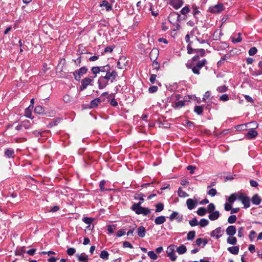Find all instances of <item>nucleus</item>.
<instances>
[{"mask_svg":"<svg viewBox=\"0 0 262 262\" xmlns=\"http://www.w3.org/2000/svg\"><path fill=\"white\" fill-rule=\"evenodd\" d=\"M185 105V101L183 100H180L175 103L173 105V107L175 109L180 108Z\"/></svg>","mask_w":262,"mask_h":262,"instance_id":"nucleus-34","label":"nucleus"},{"mask_svg":"<svg viewBox=\"0 0 262 262\" xmlns=\"http://www.w3.org/2000/svg\"><path fill=\"white\" fill-rule=\"evenodd\" d=\"M146 230L143 226H140L137 230V233L139 237H143L145 235Z\"/></svg>","mask_w":262,"mask_h":262,"instance_id":"nucleus-26","label":"nucleus"},{"mask_svg":"<svg viewBox=\"0 0 262 262\" xmlns=\"http://www.w3.org/2000/svg\"><path fill=\"white\" fill-rule=\"evenodd\" d=\"M210 213H211L209 215L208 217L211 221H215L220 216V213L219 211H212Z\"/></svg>","mask_w":262,"mask_h":262,"instance_id":"nucleus-22","label":"nucleus"},{"mask_svg":"<svg viewBox=\"0 0 262 262\" xmlns=\"http://www.w3.org/2000/svg\"><path fill=\"white\" fill-rule=\"evenodd\" d=\"M189 224L191 227H194L199 225V223L196 217H194L192 220L189 221Z\"/></svg>","mask_w":262,"mask_h":262,"instance_id":"nucleus-50","label":"nucleus"},{"mask_svg":"<svg viewBox=\"0 0 262 262\" xmlns=\"http://www.w3.org/2000/svg\"><path fill=\"white\" fill-rule=\"evenodd\" d=\"M180 17V15L176 12H171L168 16L169 22L176 27V30H179L181 28L180 25L178 23L181 20Z\"/></svg>","mask_w":262,"mask_h":262,"instance_id":"nucleus-4","label":"nucleus"},{"mask_svg":"<svg viewBox=\"0 0 262 262\" xmlns=\"http://www.w3.org/2000/svg\"><path fill=\"white\" fill-rule=\"evenodd\" d=\"M105 184V181L104 180H102L100 182L99 187H100V190H101V191H104L105 190V188H104Z\"/></svg>","mask_w":262,"mask_h":262,"instance_id":"nucleus-61","label":"nucleus"},{"mask_svg":"<svg viewBox=\"0 0 262 262\" xmlns=\"http://www.w3.org/2000/svg\"><path fill=\"white\" fill-rule=\"evenodd\" d=\"M207 194L211 196H214L216 194V190L214 188H211L207 192Z\"/></svg>","mask_w":262,"mask_h":262,"instance_id":"nucleus-57","label":"nucleus"},{"mask_svg":"<svg viewBox=\"0 0 262 262\" xmlns=\"http://www.w3.org/2000/svg\"><path fill=\"white\" fill-rule=\"evenodd\" d=\"M223 231L221 227L216 228L214 230L212 231L210 233L211 237H215L218 239L222 236Z\"/></svg>","mask_w":262,"mask_h":262,"instance_id":"nucleus-11","label":"nucleus"},{"mask_svg":"<svg viewBox=\"0 0 262 262\" xmlns=\"http://www.w3.org/2000/svg\"><path fill=\"white\" fill-rule=\"evenodd\" d=\"M78 259L80 261H85L88 259V256L84 253L80 255L77 254Z\"/></svg>","mask_w":262,"mask_h":262,"instance_id":"nucleus-39","label":"nucleus"},{"mask_svg":"<svg viewBox=\"0 0 262 262\" xmlns=\"http://www.w3.org/2000/svg\"><path fill=\"white\" fill-rule=\"evenodd\" d=\"M100 69V72L107 73L108 71H110L111 68L108 64H106L104 66L99 67Z\"/></svg>","mask_w":262,"mask_h":262,"instance_id":"nucleus-36","label":"nucleus"},{"mask_svg":"<svg viewBox=\"0 0 262 262\" xmlns=\"http://www.w3.org/2000/svg\"><path fill=\"white\" fill-rule=\"evenodd\" d=\"M207 60L203 59L199 61L195 66H192L191 63H187L186 67L188 69H191L192 72L196 75L200 74V70L207 63Z\"/></svg>","mask_w":262,"mask_h":262,"instance_id":"nucleus-3","label":"nucleus"},{"mask_svg":"<svg viewBox=\"0 0 262 262\" xmlns=\"http://www.w3.org/2000/svg\"><path fill=\"white\" fill-rule=\"evenodd\" d=\"M186 204L188 209L192 210L197 205L198 202L192 199H188L186 201Z\"/></svg>","mask_w":262,"mask_h":262,"instance_id":"nucleus-15","label":"nucleus"},{"mask_svg":"<svg viewBox=\"0 0 262 262\" xmlns=\"http://www.w3.org/2000/svg\"><path fill=\"white\" fill-rule=\"evenodd\" d=\"M67 252L69 255L71 256L75 254L76 250L74 248H70L68 249Z\"/></svg>","mask_w":262,"mask_h":262,"instance_id":"nucleus-56","label":"nucleus"},{"mask_svg":"<svg viewBox=\"0 0 262 262\" xmlns=\"http://www.w3.org/2000/svg\"><path fill=\"white\" fill-rule=\"evenodd\" d=\"M100 102L101 99L99 98H97L92 100L90 103V108H95L97 107Z\"/></svg>","mask_w":262,"mask_h":262,"instance_id":"nucleus-25","label":"nucleus"},{"mask_svg":"<svg viewBox=\"0 0 262 262\" xmlns=\"http://www.w3.org/2000/svg\"><path fill=\"white\" fill-rule=\"evenodd\" d=\"M156 212H160L164 209V204L162 203H158L155 205Z\"/></svg>","mask_w":262,"mask_h":262,"instance_id":"nucleus-31","label":"nucleus"},{"mask_svg":"<svg viewBox=\"0 0 262 262\" xmlns=\"http://www.w3.org/2000/svg\"><path fill=\"white\" fill-rule=\"evenodd\" d=\"M141 202L137 203H134L131 207V209L135 211L137 214H143V215H147L150 213L151 210L148 208H145L141 206Z\"/></svg>","mask_w":262,"mask_h":262,"instance_id":"nucleus-2","label":"nucleus"},{"mask_svg":"<svg viewBox=\"0 0 262 262\" xmlns=\"http://www.w3.org/2000/svg\"><path fill=\"white\" fill-rule=\"evenodd\" d=\"M195 53L199 54L201 57L205 55V51L203 49H197L196 50H195Z\"/></svg>","mask_w":262,"mask_h":262,"instance_id":"nucleus-53","label":"nucleus"},{"mask_svg":"<svg viewBox=\"0 0 262 262\" xmlns=\"http://www.w3.org/2000/svg\"><path fill=\"white\" fill-rule=\"evenodd\" d=\"M236 216L235 215H230L228 219V222L229 224H233L236 222Z\"/></svg>","mask_w":262,"mask_h":262,"instance_id":"nucleus-46","label":"nucleus"},{"mask_svg":"<svg viewBox=\"0 0 262 262\" xmlns=\"http://www.w3.org/2000/svg\"><path fill=\"white\" fill-rule=\"evenodd\" d=\"M178 193V195L181 198H184L188 196V194L186 192L183 191L181 187L179 188Z\"/></svg>","mask_w":262,"mask_h":262,"instance_id":"nucleus-40","label":"nucleus"},{"mask_svg":"<svg viewBox=\"0 0 262 262\" xmlns=\"http://www.w3.org/2000/svg\"><path fill=\"white\" fill-rule=\"evenodd\" d=\"M21 126L25 128L26 129H29L31 126V123L30 121L28 120H25L21 122Z\"/></svg>","mask_w":262,"mask_h":262,"instance_id":"nucleus-29","label":"nucleus"},{"mask_svg":"<svg viewBox=\"0 0 262 262\" xmlns=\"http://www.w3.org/2000/svg\"><path fill=\"white\" fill-rule=\"evenodd\" d=\"M100 6L102 7L103 9H105L107 11H110L112 9L111 5L105 0L101 2Z\"/></svg>","mask_w":262,"mask_h":262,"instance_id":"nucleus-18","label":"nucleus"},{"mask_svg":"<svg viewBox=\"0 0 262 262\" xmlns=\"http://www.w3.org/2000/svg\"><path fill=\"white\" fill-rule=\"evenodd\" d=\"M238 200L244 205L245 208H248L250 206V200L249 197L241 194L238 196Z\"/></svg>","mask_w":262,"mask_h":262,"instance_id":"nucleus-7","label":"nucleus"},{"mask_svg":"<svg viewBox=\"0 0 262 262\" xmlns=\"http://www.w3.org/2000/svg\"><path fill=\"white\" fill-rule=\"evenodd\" d=\"M244 228L240 227L238 228V236L242 237L244 236Z\"/></svg>","mask_w":262,"mask_h":262,"instance_id":"nucleus-55","label":"nucleus"},{"mask_svg":"<svg viewBox=\"0 0 262 262\" xmlns=\"http://www.w3.org/2000/svg\"><path fill=\"white\" fill-rule=\"evenodd\" d=\"M215 209V205L213 203L209 204L207 206V210L209 212H212Z\"/></svg>","mask_w":262,"mask_h":262,"instance_id":"nucleus-58","label":"nucleus"},{"mask_svg":"<svg viewBox=\"0 0 262 262\" xmlns=\"http://www.w3.org/2000/svg\"><path fill=\"white\" fill-rule=\"evenodd\" d=\"M220 100L223 101H227L229 100V96L227 94H223L220 97Z\"/></svg>","mask_w":262,"mask_h":262,"instance_id":"nucleus-62","label":"nucleus"},{"mask_svg":"<svg viewBox=\"0 0 262 262\" xmlns=\"http://www.w3.org/2000/svg\"><path fill=\"white\" fill-rule=\"evenodd\" d=\"M165 221L166 217L163 215L158 216L155 219V223L157 225H161L163 224Z\"/></svg>","mask_w":262,"mask_h":262,"instance_id":"nucleus-21","label":"nucleus"},{"mask_svg":"<svg viewBox=\"0 0 262 262\" xmlns=\"http://www.w3.org/2000/svg\"><path fill=\"white\" fill-rule=\"evenodd\" d=\"M248 124H253L254 126H256V127H258V124L255 122H251L250 123L238 125L236 126V129L237 130H245L246 129L247 125Z\"/></svg>","mask_w":262,"mask_h":262,"instance_id":"nucleus-19","label":"nucleus"},{"mask_svg":"<svg viewBox=\"0 0 262 262\" xmlns=\"http://www.w3.org/2000/svg\"><path fill=\"white\" fill-rule=\"evenodd\" d=\"M227 242L229 244L235 245L237 243V239L233 236H229L227 239Z\"/></svg>","mask_w":262,"mask_h":262,"instance_id":"nucleus-28","label":"nucleus"},{"mask_svg":"<svg viewBox=\"0 0 262 262\" xmlns=\"http://www.w3.org/2000/svg\"><path fill=\"white\" fill-rule=\"evenodd\" d=\"M169 219L171 221L176 219L178 222H181L183 219V216L182 215H179L178 212L173 211L169 216Z\"/></svg>","mask_w":262,"mask_h":262,"instance_id":"nucleus-13","label":"nucleus"},{"mask_svg":"<svg viewBox=\"0 0 262 262\" xmlns=\"http://www.w3.org/2000/svg\"><path fill=\"white\" fill-rule=\"evenodd\" d=\"M257 52V50L256 47H252L249 50L248 53L250 56L254 55Z\"/></svg>","mask_w":262,"mask_h":262,"instance_id":"nucleus-51","label":"nucleus"},{"mask_svg":"<svg viewBox=\"0 0 262 262\" xmlns=\"http://www.w3.org/2000/svg\"><path fill=\"white\" fill-rule=\"evenodd\" d=\"M109 254L107 251L103 250L101 252L100 257L102 259H108Z\"/></svg>","mask_w":262,"mask_h":262,"instance_id":"nucleus-42","label":"nucleus"},{"mask_svg":"<svg viewBox=\"0 0 262 262\" xmlns=\"http://www.w3.org/2000/svg\"><path fill=\"white\" fill-rule=\"evenodd\" d=\"M107 96L108 99H111V101H110V104H111V105H112L113 106H116L118 105V102L115 99V98H114L115 96H114V94L109 95L108 92H104L102 94L100 98H102L103 96Z\"/></svg>","mask_w":262,"mask_h":262,"instance_id":"nucleus-10","label":"nucleus"},{"mask_svg":"<svg viewBox=\"0 0 262 262\" xmlns=\"http://www.w3.org/2000/svg\"><path fill=\"white\" fill-rule=\"evenodd\" d=\"M92 72L93 74L95 75V76L97 75V74H99L100 73V69L99 68V67H93L91 69Z\"/></svg>","mask_w":262,"mask_h":262,"instance_id":"nucleus-52","label":"nucleus"},{"mask_svg":"<svg viewBox=\"0 0 262 262\" xmlns=\"http://www.w3.org/2000/svg\"><path fill=\"white\" fill-rule=\"evenodd\" d=\"M251 201L253 204L258 205L261 203V200L257 194H255L252 196Z\"/></svg>","mask_w":262,"mask_h":262,"instance_id":"nucleus-20","label":"nucleus"},{"mask_svg":"<svg viewBox=\"0 0 262 262\" xmlns=\"http://www.w3.org/2000/svg\"><path fill=\"white\" fill-rule=\"evenodd\" d=\"M224 6L222 4H218L214 6L210 7L208 11L212 13H220L224 10Z\"/></svg>","mask_w":262,"mask_h":262,"instance_id":"nucleus-8","label":"nucleus"},{"mask_svg":"<svg viewBox=\"0 0 262 262\" xmlns=\"http://www.w3.org/2000/svg\"><path fill=\"white\" fill-rule=\"evenodd\" d=\"M93 79L90 77H86L81 80V84L79 87L80 91H83L87 86L91 84Z\"/></svg>","mask_w":262,"mask_h":262,"instance_id":"nucleus-9","label":"nucleus"},{"mask_svg":"<svg viewBox=\"0 0 262 262\" xmlns=\"http://www.w3.org/2000/svg\"><path fill=\"white\" fill-rule=\"evenodd\" d=\"M195 236V232L194 231H189L187 235V239L188 241H192Z\"/></svg>","mask_w":262,"mask_h":262,"instance_id":"nucleus-38","label":"nucleus"},{"mask_svg":"<svg viewBox=\"0 0 262 262\" xmlns=\"http://www.w3.org/2000/svg\"><path fill=\"white\" fill-rule=\"evenodd\" d=\"M187 53L189 54H192L195 53V50H196L197 49H193L191 47V44H188L187 46Z\"/></svg>","mask_w":262,"mask_h":262,"instance_id":"nucleus-44","label":"nucleus"},{"mask_svg":"<svg viewBox=\"0 0 262 262\" xmlns=\"http://www.w3.org/2000/svg\"><path fill=\"white\" fill-rule=\"evenodd\" d=\"M5 155L8 158H13L15 156L14 151L11 148H7L5 151Z\"/></svg>","mask_w":262,"mask_h":262,"instance_id":"nucleus-23","label":"nucleus"},{"mask_svg":"<svg viewBox=\"0 0 262 262\" xmlns=\"http://www.w3.org/2000/svg\"><path fill=\"white\" fill-rule=\"evenodd\" d=\"M238 196L237 194L236 193H233L232 194L228 199V201L229 203L232 204L233 202H235V201L238 199Z\"/></svg>","mask_w":262,"mask_h":262,"instance_id":"nucleus-32","label":"nucleus"},{"mask_svg":"<svg viewBox=\"0 0 262 262\" xmlns=\"http://www.w3.org/2000/svg\"><path fill=\"white\" fill-rule=\"evenodd\" d=\"M176 248L177 246L174 245H170L167 248V255L172 261H176L177 258V256L175 254Z\"/></svg>","mask_w":262,"mask_h":262,"instance_id":"nucleus-5","label":"nucleus"},{"mask_svg":"<svg viewBox=\"0 0 262 262\" xmlns=\"http://www.w3.org/2000/svg\"><path fill=\"white\" fill-rule=\"evenodd\" d=\"M88 69L85 67H82L78 70L74 72L73 75L76 80L78 81L80 79L81 77L86 73Z\"/></svg>","mask_w":262,"mask_h":262,"instance_id":"nucleus-6","label":"nucleus"},{"mask_svg":"<svg viewBox=\"0 0 262 262\" xmlns=\"http://www.w3.org/2000/svg\"><path fill=\"white\" fill-rule=\"evenodd\" d=\"M226 234L229 236H233L236 232V229L235 226H229L226 230Z\"/></svg>","mask_w":262,"mask_h":262,"instance_id":"nucleus-16","label":"nucleus"},{"mask_svg":"<svg viewBox=\"0 0 262 262\" xmlns=\"http://www.w3.org/2000/svg\"><path fill=\"white\" fill-rule=\"evenodd\" d=\"M232 207L231 204L226 203L224 205L225 210L227 211L231 210Z\"/></svg>","mask_w":262,"mask_h":262,"instance_id":"nucleus-63","label":"nucleus"},{"mask_svg":"<svg viewBox=\"0 0 262 262\" xmlns=\"http://www.w3.org/2000/svg\"><path fill=\"white\" fill-rule=\"evenodd\" d=\"M192 9L193 10V14L194 17L197 18V15L200 14V11L198 10V8L195 5H193L192 6Z\"/></svg>","mask_w":262,"mask_h":262,"instance_id":"nucleus-37","label":"nucleus"},{"mask_svg":"<svg viewBox=\"0 0 262 262\" xmlns=\"http://www.w3.org/2000/svg\"><path fill=\"white\" fill-rule=\"evenodd\" d=\"M93 220L94 219L93 218L88 217H83L82 219L83 222L88 225L91 224L93 222Z\"/></svg>","mask_w":262,"mask_h":262,"instance_id":"nucleus-49","label":"nucleus"},{"mask_svg":"<svg viewBox=\"0 0 262 262\" xmlns=\"http://www.w3.org/2000/svg\"><path fill=\"white\" fill-rule=\"evenodd\" d=\"M255 234L256 232L252 230L250 231L249 237L251 241L254 239Z\"/></svg>","mask_w":262,"mask_h":262,"instance_id":"nucleus-64","label":"nucleus"},{"mask_svg":"<svg viewBox=\"0 0 262 262\" xmlns=\"http://www.w3.org/2000/svg\"><path fill=\"white\" fill-rule=\"evenodd\" d=\"M34 112L38 114H44V108L42 106L40 105H38L35 107L34 109Z\"/></svg>","mask_w":262,"mask_h":262,"instance_id":"nucleus-33","label":"nucleus"},{"mask_svg":"<svg viewBox=\"0 0 262 262\" xmlns=\"http://www.w3.org/2000/svg\"><path fill=\"white\" fill-rule=\"evenodd\" d=\"M183 0H170L169 4L175 9H178L183 5Z\"/></svg>","mask_w":262,"mask_h":262,"instance_id":"nucleus-12","label":"nucleus"},{"mask_svg":"<svg viewBox=\"0 0 262 262\" xmlns=\"http://www.w3.org/2000/svg\"><path fill=\"white\" fill-rule=\"evenodd\" d=\"M228 88L226 85H222L221 86H219L217 88V91L219 93H224L227 91Z\"/></svg>","mask_w":262,"mask_h":262,"instance_id":"nucleus-48","label":"nucleus"},{"mask_svg":"<svg viewBox=\"0 0 262 262\" xmlns=\"http://www.w3.org/2000/svg\"><path fill=\"white\" fill-rule=\"evenodd\" d=\"M158 87L155 85L151 86L148 89V91L150 93H154L158 91Z\"/></svg>","mask_w":262,"mask_h":262,"instance_id":"nucleus-60","label":"nucleus"},{"mask_svg":"<svg viewBox=\"0 0 262 262\" xmlns=\"http://www.w3.org/2000/svg\"><path fill=\"white\" fill-rule=\"evenodd\" d=\"M209 224V221L208 220L205 219H202L200 222L199 223V224L200 225V226L202 227H204L206 226H207Z\"/></svg>","mask_w":262,"mask_h":262,"instance_id":"nucleus-43","label":"nucleus"},{"mask_svg":"<svg viewBox=\"0 0 262 262\" xmlns=\"http://www.w3.org/2000/svg\"><path fill=\"white\" fill-rule=\"evenodd\" d=\"M189 12H190V9L189 8L188 6H185L181 10V13L183 15H186Z\"/></svg>","mask_w":262,"mask_h":262,"instance_id":"nucleus-47","label":"nucleus"},{"mask_svg":"<svg viewBox=\"0 0 262 262\" xmlns=\"http://www.w3.org/2000/svg\"><path fill=\"white\" fill-rule=\"evenodd\" d=\"M118 74L115 71H108L105 73V76H101L98 80V88L100 90L103 89L108 84L109 81L113 83L116 80Z\"/></svg>","mask_w":262,"mask_h":262,"instance_id":"nucleus-1","label":"nucleus"},{"mask_svg":"<svg viewBox=\"0 0 262 262\" xmlns=\"http://www.w3.org/2000/svg\"><path fill=\"white\" fill-rule=\"evenodd\" d=\"M194 111L198 115H201L203 111V108L202 106H195L194 109Z\"/></svg>","mask_w":262,"mask_h":262,"instance_id":"nucleus-41","label":"nucleus"},{"mask_svg":"<svg viewBox=\"0 0 262 262\" xmlns=\"http://www.w3.org/2000/svg\"><path fill=\"white\" fill-rule=\"evenodd\" d=\"M257 132L253 128L250 129L245 135V137L248 140H251L257 136Z\"/></svg>","mask_w":262,"mask_h":262,"instance_id":"nucleus-14","label":"nucleus"},{"mask_svg":"<svg viewBox=\"0 0 262 262\" xmlns=\"http://www.w3.org/2000/svg\"><path fill=\"white\" fill-rule=\"evenodd\" d=\"M176 249L177 252L180 255L184 254L187 251L186 247L184 245H181L179 247H177Z\"/></svg>","mask_w":262,"mask_h":262,"instance_id":"nucleus-27","label":"nucleus"},{"mask_svg":"<svg viewBox=\"0 0 262 262\" xmlns=\"http://www.w3.org/2000/svg\"><path fill=\"white\" fill-rule=\"evenodd\" d=\"M227 250L231 254L236 255L239 252L238 246H232L228 247Z\"/></svg>","mask_w":262,"mask_h":262,"instance_id":"nucleus-24","label":"nucleus"},{"mask_svg":"<svg viewBox=\"0 0 262 262\" xmlns=\"http://www.w3.org/2000/svg\"><path fill=\"white\" fill-rule=\"evenodd\" d=\"M63 100L66 103H69L71 101L72 97L69 95H65L63 97Z\"/></svg>","mask_w":262,"mask_h":262,"instance_id":"nucleus-59","label":"nucleus"},{"mask_svg":"<svg viewBox=\"0 0 262 262\" xmlns=\"http://www.w3.org/2000/svg\"><path fill=\"white\" fill-rule=\"evenodd\" d=\"M148 256L152 259L155 260L157 258V254L152 251H148L147 253Z\"/></svg>","mask_w":262,"mask_h":262,"instance_id":"nucleus-45","label":"nucleus"},{"mask_svg":"<svg viewBox=\"0 0 262 262\" xmlns=\"http://www.w3.org/2000/svg\"><path fill=\"white\" fill-rule=\"evenodd\" d=\"M152 66L153 68V70H156L157 71H158L160 69V64L158 61H156V60H154V61H153Z\"/></svg>","mask_w":262,"mask_h":262,"instance_id":"nucleus-54","label":"nucleus"},{"mask_svg":"<svg viewBox=\"0 0 262 262\" xmlns=\"http://www.w3.org/2000/svg\"><path fill=\"white\" fill-rule=\"evenodd\" d=\"M222 35V33L221 31L215 30L214 33L213 34V40H218L220 39L221 36Z\"/></svg>","mask_w":262,"mask_h":262,"instance_id":"nucleus-30","label":"nucleus"},{"mask_svg":"<svg viewBox=\"0 0 262 262\" xmlns=\"http://www.w3.org/2000/svg\"><path fill=\"white\" fill-rule=\"evenodd\" d=\"M125 58L124 57L119 58L117 62V67L120 69H123L126 68Z\"/></svg>","mask_w":262,"mask_h":262,"instance_id":"nucleus-17","label":"nucleus"},{"mask_svg":"<svg viewBox=\"0 0 262 262\" xmlns=\"http://www.w3.org/2000/svg\"><path fill=\"white\" fill-rule=\"evenodd\" d=\"M196 212L199 216H203L206 214L207 210L204 207H200L198 209Z\"/></svg>","mask_w":262,"mask_h":262,"instance_id":"nucleus-35","label":"nucleus"}]
</instances>
